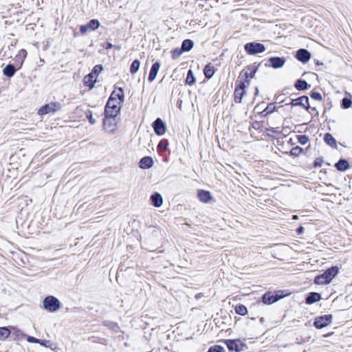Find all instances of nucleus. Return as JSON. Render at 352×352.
<instances>
[{
  "mask_svg": "<svg viewBox=\"0 0 352 352\" xmlns=\"http://www.w3.org/2000/svg\"><path fill=\"white\" fill-rule=\"evenodd\" d=\"M16 69L12 65H7L3 69V74L7 77H12L14 75Z\"/></svg>",
  "mask_w": 352,
  "mask_h": 352,
  "instance_id": "nucleus-24",
  "label": "nucleus"
},
{
  "mask_svg": "<svg viewBox=\"0 0 352 352\" xmlns=\"http://www.w3.org/2000/svg\"><path fill=\"white\" fill-rule=\"evenodd\" d=\"M226 344L230 351L239 352L241 350V345L239 341L230 340L226 342Z\"/></svg>",
  "mask_w": 352,
  "mask_h": 352,
  "instance_id": "nucleus-19",
  "label": "nucleus"
},
{
  "mask_svg": "<svg viewBox=\"0 0 352 352\" xmlns=\"http://www.w3.org/2000/svg\"><path fill=\"white\" fill-rule=\"evenodd\" d=\"M27 341L30 343H41L40 340H38L36 338H34L32 336H28Z\"/></svg>",
  "mask_w": 352,
  "mask_h": 352,
  "instance_id": "nucleus-44",
  "label": "nucleus"
},
{
  "mask_svg": "<svg viewBox=\"0 0 352 352\" xmlns=\"http://www.w3.org/2000/svg\"><path fill=\"white\" fill-rule=\"evenodd\" d=\"M43 307L50 312H56L60 309V302L57 298L53 296H48L43 300Z\"/></svg>",
  "mask_w": 352,
  "mask_h": 352,
  "instance_id": "nucleus-3",
  "label": "nucleus"
},
{
  "mask_svg": "<svg viewBox=\"0 0 352 352\" xmlns=\"http://www.w3.org/2000/svg\"><path fill=\"white\" fill-rule=\"evenodd\" d=\"M26 54H27V52L24 50H21V52H19V55L22 56L23 58L25 57Z\"/></svg>",
  "mask_w": 352,
  "mask_h": 352,
  "instance_id": "nucleus-47",
  "label": "nucleus"
},
{
  "mask_svg": "<svg viewBox=\"0 0 352 352\" xmlns=\"http://www.w3.org/2000/svg\"><path fill=\"white\" fill-rule=\"evenodd\" d=\"M109 98H113L114 100H118V101L123 102L124 100L123 89L122 88H119L117 91H113Z\"/></svg>",
  "mask_w": 352,
  "mask_h": 352,
  "instance_id": "nucleus-23",
  "label": "nucleus"
},
{
  "mask_svg": "<svg viewBox=\"0 0 352 352\" xmlns=\"http://www.w3.org/2000/svg\"><path fill=\"white\" fill-rule=\"evenodd\" d=\"M324 140L328 145L331 146L336 145V141L335 138L330 133H326L324 135Z\"/></svg>",
  "mask_w": 352,
  "mask_h": 352,
  "instance_id": "nucleus-28",
  "label": "nucleus"
},
{
  "mask_svg": "<svg viewBox=\"0 0 352 352\" xmlns=\"http://www.w3.org/2000/svg\"><path fill=\"white\" fill-rule=\"evenodd\" d=\"M151 200L153 205L157 208L160 207L163 204V198L162 195L158 192H155L152 195L151 197Z\"/></svg>",
  "mask_w": 352,
  "mask_h": 352,
  "instance_id": "nucleus-18",
  "label": "nucleus"
},
{
  "mask_svg": "<svg viewBox=\"0 0 352 352\" xmlns=\"http://www.w3.org/2000/svg\"><path fill=\"white\" fill-rule=\"evenodd\" d=\"M244 48L245 51L250 55H255L265 51V47L264 45L254 42L246 43L244 46Z\"/></svg>",
  "mask_w": 352,
  "mask_h": 352,
  "instance_id": "nucleus-4",
  "label": "nucleus"
},
{
  "mask_svg": "<svg viewBox=\"0 0 352 352\" xmlns=\"http://www.w3.org/2000/svg\"><path fill=\"white\" fill-rule=\"evenodd\" d=\"M140 62L138 60H133V63H131V67H130L131 73V74L136 73L140 68Z\"/></svg>",
  "mask_w": 352,
  "mask_h": 352,
  "instance_id": "nucleus-32",
  "label": "nucleus"
},
{
  "mask_svg": "<svg viewBox=\"0 0 352 352\" xmlns=\"http://www.w3.org/2000/svg\"><path fill=\"white\" fill-rule=\"evenodd\" d=\"M310 96L311 98H313L316 100L321 101L322 99L321 94L318 92H312Z\"/></svg>",
  "mask_w": 352,
  "mask_h": 352,
  "instance_id": "nucleus-42",
  "label": "nucleus"
},
{
  "mask_svg": "<svg viewBox=\"0 0 352 352\" xmlns=\"http://www.w3.org/2000/svg\"><path fill=\"white\" fill-rule=\"evenodd\" d=\"M270 66L273 68L278 69L282 67L285 63V59L282 57H271L269 59Z\"/></svg>",
  "mask_w": 352,
  "mask_h": 352,
  "instance_id": "nucleus-13",
  "label": "nucleus"
},
{
  "mask_svg": "<svg viewBox=\"0 0 352 352\" xmlns=\"http://www.w3.org/2000/svg\"><path fill=\"white\" fill-rule=\"evenodd\" d=\"M275 108L276 107L274 103H270L263 111V113H265V114L272 113L274 111Z\"/></svg>",
  "mask_w": 352,
  "mask_h": 352,
  "instance_id": "nucleus-37",
  "label": "nucleus"
},
{
  "mask_svg": "<svg viewBox=\"0 0 352 352\" xmlns=\"http://www.w3.org/2000/svg\"><path fill=\"white\" fill-rule=\"evenodd\" d=\"M160 67V64L159 62H155L154 64H153L148 78L149 82H152L155 79Z\"/></svg>",
  "mask_w": 352,
  "mask_h": 352,
  "instance_id": "nucleus-15",
  "label": "nucleus"
},
{
  "mask_svg": "<svg viewBox=\"0 0 352 352\" xmlns=\"http://www.w3.org/2000/svg\"><path fill=\"white\" fill-rule=\"evenodd\" d=\"M304 231V228L302 226H300L299 227L297 230H296V232L298 233V234H301Z\"/></svg>",
  "mask_w": 352,
  "mask_h": 352,
  "instance_id": "nucleus-46",
  "label": "nucleus"
},
{
  "mask_svg": "<svg viewBox=\"0 0 352 352\" xmlns=\"http://www.w3.org/2000/svg\"><path fill=\"white\" fill-rule=\"evenodd\" d=\"M208 352H225L224 349L220 346L211 347Z\"/></svg>",
  "mask_w": 352,
  "mask_h": 352,
  "instance_id": "nucleus-41",
  "label": "nucleus"
},
{
  "mask_svg": "<svg viewBox=\"0 0 352 352\" xmlns=\"http://www.w3.org/2000/svg\"><path fill=\"white\" fill-rule=\"evenodd\" d=\"M10 333V331L8 327H0V340H4Z\"/></svg>",
  "mask_w": 352,
  "mask_h": 352,
  "instance_id": "nucleus-30",
  "label": "nucleus"
},
{
  "mask_svg": "<svg viewBox=\"0 0 352 352\" xmlns=\"http://www.w3.org/2000/svg\"><path fill=\"white\" fill-rule=\"evenodd\" d=\"M278 300V298L270 293L265 294L263 296V302L265 304L271 305Z\"/></svg>",
  "mask_w": 352,
  "mask_h": 352,
  "instance_id": "nucleus-25",
  "label": "nucleus"
},
{
  "mask_svg": "<svg viewBox=\"0 0 352 352\" xmlns=\"http://www.w3.org/2000/svg\"><path fill=\"white\" fill-rule=\"evenodd\" d=\"M96 82V77L92 75L91 73L85 76L84 78V84L89 86L90 89L94 87V84Z\"/></svg>",
  "mask_w": 352,
  "mask_h": 352,
  "instance_id": "nucleus-22",
  "label": "nucleus"
},
{
  "mask_svg": "<svg viewBox=\"0 0 352 352\" xmlns=\"http://www.w3.org/2000/svg\"><path fill=\"white\" fill-rule=\"evenodd\" d=\"M103 70V67L101 65H97L94 67L91 74L94 75L95 77L99 75L102 71Z\"/></svg>",
  "mask_w": 352,
  "mask_h": 352,
  "instance_id": "nucleus-34",
  "label": "nucleus"
},
{
  "mask_svg": "<svg viewBox=\"0 0 352 352\" xmlns=\"http://www.w3.org/2000/svg\"><path fill=\"white\" fill-rule=\"evenodd\" d=\"M87 118H88L91 124H94L96 123V120L93 118V116L90 111L87 113Z\"/></svg>",
  "mask_w": 352,
  "mask_h": 352,
  "instance_id": "nucleus-43",
  "label": "nucleus"
},
{
  "mask_svg": "<svg viewBox=\"0 0 352 352\" xmlns=\"http://www.w3.org/2000/svg\"><path fill=\"white\" fill-rule=\"evenodd\" d=\"M116 117H105L103 121L104 129L110 133H114L116 130Z\"/></svg>",
  "mask_w": 352,
  "mask_h": 352,
  "instance_id": "nucleus-8",
  "label": "nucleus"
},
{
  "mask_svg": "<svg viewBox=\"0 0 352 352\" xmlns=\"http://www.w3.org/2000/svg\"><path fill=\"white\" fill-rule=\"evenodd\" d=\"M336 168L339 171H345L349 168V164L347 160L341 159L336 164Z\"/></svg>",
  "mask_w": 352,
  "mask_h": 352,
  "instance_id": "nucleus-21",
  "label": "nucleus"
},
{
  "mask_svg": "<svg viewBox=\"0 0 352 352\" xmlns=\"http://www.w3.org/2000/svg\"><path fill=\"white\" fill-rule=\"evenodd\" d=\"M61 109V104L58 102H51L41 107L38 111L39 115H44L49 113H55Z\"/></svg>",
  "mask_w": 352,
  "mask_h": 352,
  "instance_id": "nucleus-5",
  "label": "nucleus"
},
{
  "mask_svg": "<svg viewBox=\"0 0 352 352\" xmlns=\"http://www.w3.org/2000/svg\"><path fill=\"white\" fill-rule=\"evenodd\" d=\"M323 164V160L322 158H317L314 161V166L315 167H321Z\"/></svg>",
  "mask_w": 352,
  "mask_h": 352,
  "instance_id": "nucleus-45",
  "label": "nucleus"
},
{
  "mask_svg": "<svg viewBox=\"0 0 352 352\" xmlns=\"http://www.w3.org/2000/svg\"><path fill=\"white\" fill-rule=\"evenodd\" d=\"M206 78H210L214 74V69L210 65H207L204 69Z\"/></svg>",
  "mask_w": 352,
  "mask_h": 352,
  "instance_id": "nucleus-29",
  "label": "nucleus"
},
{
  "mask_svg": "<svg viewBox=\"0 0 352 352\" xmlns=\"http://www.w3.org/2000/svg\"><path fill=\"white\" fill-rule=\"evenodd\" d=\"M290 104L292 106H301L308 109L309 108V98L307 96H301L296 99H292Z\"/></svg>",
  "mask_w": 352,
  "mask_h": 352,
  "instance_id": "nucleus-11",
  "label": "nucleus"
},
{
  "mask_svg": "<svg viewBox=\"0 0 352 352\" xmlns=\"http://www.w3.org/2000/svg\"><path fill=\"white\" fill-rule=\"evenodd\" d=\"M308 84L304 80H298L295 83V87L296 89L302 91L307 89Z\"/></svg>",
  "mask_w": 352,
  "mask_h": 352,
  "instance_id": "nucleus-27",
  "label": "nucleus"
},
{
  "mask_svg": "<svg viewBox=\"0 0 352 352\" xmlns=\"http://www.w3.org/2000/svg\"><path fill=\"white\" fill-rule=\"evenodd\" d=\"M155 133L157 135H163L166 131V124L161 118H157L152 124Z\"/></svg>",
  "mask_w": 352,
  "mask_h": 352,
  "instance_id": "nucleus-6",
  "label": "nucleus"
},
{
  "mask_svg": "<svg viewBox=\"0 0 352 352\" xmlns=\"http://www.w3.org/2000/svg\"><path fill=\"white\" fill-rule=\"evenodd\" d=\"M197 195L200 201L204 203H208L212 199V196L209 191L200 190L198 191Z\"/></svg>",
  "mask_w": 352,
  "mask_h": 352,
  "instance_id": "nucleus-16",
  "label": "nucleus"
},
{
  "mask_svg": "<svg viewBox=\"0 0 352 352\" xmlns=\"http://www.w3.org/2000/svg\"><path fill=\"white\" fill-rule=\"evenodd\" d=\"M257 67L256 66H250L247 67L245 70H243V72H244V76H245V79L247 82H249L248 78H253L254 77V75L257 71Z\"/></svg>",
  "mask_w": 352,
  "mask_h": 352,
  "instance_id": "nucleus-17",
  "label": "nucleus"
},
{
  "mask_svg": "<svg viewBox=\"0 0 352 352\" xmlns=\"http://www.w3.org/2000/svg\"><path fill=\"white\" fill-rule=\"evenodd\" d=\"M195 79L193 76V73H192V70L190 69L188 72L186 79V84H188L189 85H192L195 82Z\"/></svg>",
  "mask_w": 352,
  "mask_h": 352,
  "instance_id": "nucleus-33",
  "label": "nucleus"
},
{
  "mask_svg": "<svg viewBox=\"0 0 352 352\" xmlns=\"http://www.w3.org/2000/svg\"><path fill=\"white\" fill-rule=\"evenodd\" d=\"M351 104H352V101L349 98L345 97L342 100V107L344 109L349 108L351 107Z\"/></svg>",
  "mask_w": 352,
  "mask_h": 352,
  "instance_id": "nucleus-35",
  "label": "nucleus"
},
{
  "mask_svg": "<svg viewBox=\"0 0 352 352\" xmlns=\"http://www.w3.org/2000/svg\"><path fill=\"white\" fill-rule=\"evenodd\" d=\"M168 145V141L166 140H162L158 144V149L161 151H165L167 148Z\"/></svg>",
  "mask_w": 352,
  "mask_h": 352,
  "instance_id": "nucleus-36",
  "label": "nucleus"
},
{
  "mask_svg": "<svg viewBox=\"0 0 352 352\" xmlns=\"http://www.w3.org/2000/svg\"><path fill=\"white\" fill-rule=\"evenodd\" d=\"M302 151V148L299 146H296L291 150L290 153L292 155L298 156Z\"/></svg>",
  "mask_w": 352,
  "mask_h": 352,
  "instance_id": "nucleus-40",
  "label": "nucleus"
},
{
  "mask_svg": "<svg viewBox=\"0 0 352 352\" xmlns=\"http://www.w3.org/2000/svg\"><path fill=\"white\" fill-rule=\"evenodd\" d=\"M153 165V160L151 157H142L140 162L139 166L142 169H146L152 167Z\"/></svg>",
  "mask_w": 352,
  "mask_h": 352,
  "instance_id": "nucleus-14",
  "label": "nucleus"
},
{
  "mask_svg": "<svg viewBox=\"0 0 352 352\" xmlns=\"http://www.w3.org/2000/svg\"><path fill=\"white\" fill-rule=\"evenodd\" d=\"M339 269L336 266L327 269L322 274L317 276L314 283L318 285H325L329 283L338 273Z\"/></svg>",
  "mask_w": 352,
  "mask_h": 352,
  "instance_id": "nucleus-1",
  "label": "nucleus"
},
{
  "mask_svg": "<svg viewBox=\"0 0 352 352\" xmlns=\"http://www.w3.org/2000/svg\"><path fill=\"white\" fill-rule=\"evenodd\" d=\"M113 47V45L111 43H107L106 49H111Z\"/></svg>",
  "mask_w": 352,
  "mask_h": 352,
  "instance_id": "nucleus-48",
  "label": "nucleus"
},
{
  "mask_svg": "<svg viewBox=\"0 0 352 352\" xmlns=\"http://www.w3.org/2000/svg\"><path fill=\"white\" fill-rule=\"evenodd\" d=\"M296 58L302 63H307L311 58V54L308 50L305 49H300L296 52Z\"/></svg>",
  "mask_w": 352,
  "mask_h": 352,
  "instance_id": "nucleus-12",
  "label": "nucleus"
},
{
  "mask_svg": "<svg viewBox=\"0 0 352 352\" xmlns=\"http://www.w3.org/2000/svg\"><path fill=\"white\" fill-rule=\"evenodd\" d=\"M183 52H184V50L182 48H180V49H179V48L175 49L173 51V52H172L173 58L174 59L177 58L178 57H179L182 55Z\"/></svg>",
  "mask_w": 352,
  "mask_h": 352,
  "instance_id": "nucleus-39",
  "label": "nucleus"
},
{
  "mask_svg": "<svg viewBox=\"0 0 352 352\" xmlns=\"http://www.w3.org/2000/svg\"><path fill=\"white\" fill-rule=\"evenodd\" d=\"M256 94H257L258 91V89H256Z\"/></svg>",
  "mask_w": 352,
  "mask_h": 352,
  "instance_id": "nucleus-49",
  "label": "nucleus"
},
{
  "mask_svg": "<svg viewBox=\"0 0 352 352\" xmlns=\"http://www.w3.org/2000/svg\"><path fill=\"white\" fill-rule=\"evenodd\" d=\"M193 45L194 43L192 40L186 39L182 42L181 48L184 52H188L193 47Z\"/></svg>",
  "mask_w": 352,
  "mask_h": 352,
  "instance_id": "nucleus-26",
  "label": "nucleus"
},
{
  "mask_svg": "<svg viewBox=\"0 0 352 352\" xmlns=\"http://www.w3.org/2000/svg\"><path fill=\"white\" fill-rule=\"evenodd\" d=\"M331 315H324L316 318L314 324L318 329H322L327 326L332 320Z\"/></svg>",
  "mask_w": 352,
  "mask_h": 352,
  "instance_id": "nucleus-7",
  "label": "nucleus"
},
{
  "mask_svg": "<svg viewBox=\"0 0 352 352\" xmlns=\"http://www.w3.org/2000/svg\"><path fill=\"white\" fill-rule=\"evenodd\" d=\"M100 26V22L97 19H91L87 24L80 25V30L85 34L88 30H96Z\"/></svg>",
  "mask_w": 352,
  "mask_h": 352,
  "instance_id": "nucleus-10",
  "label": "nucleus"
},
{
  "mask_svg": "<svg viewBox=\"0 0 352 352\" xmlns=\"http://www.w3.org/2000/svg\"><path fill=\"white\" fill-rule=\"evenodd\" d=\"M236 87H235L234 93V101L236 103H240L245 92L244 89L245 85V83L242 81L239 82V80L236 81Z\"/></svg>",
  "mask_w": 352,
  "mask_h": 352,
  "instance_id": "nucleus-9",
  "label": "nucleus"
},
{
  "mask_svg": "<svg viewBox=\"0 0 352 352\" xmlns=\"http://www.w3.org/2000/svg\"><path fill=\"white\" fill-rule=\"evenodd\" d=\"M321 299L320 294L316 292H311L306 298V303L311 305L318 302Z\"/></svg>",
  "mask_w": 352,
  "mask_h": 352,
  "instance_id": "nucleus-20",
  "label": "nucleus"
},
{
  "mask_svg": "<svg viewBox=\"0 0 352 352\" xmlns=\"http://www.w3.org/2000/svg\"><path fill=\"white\" fill-rule=\"evenodd\" d=\"M120 101L114 100L113 98H109L105 107V115L107 117H116L120 113L121 109Z\"/></svg>",
  "mask_w": 352,
  "mask_h": 352,
  "instance_id": "nucleus-2",
  "label": "nucleus"
},
{
  "mask_svg": "<svg viewBox=\"0 0 352 352\" xmlns=\"http://www.w3.org/2000/svg\"><path fill=\"white\" fill-rule=\"evenodd\" d=\"M235 311L237 314L245 316L248 313V309L245 306L240 305L236 306Z\"/></svg>",
  "mask_w": 352,
  "mask_h": 352,
  "instance_id": "nucleus-31",
  "label": "nucleus"
},
{
  "mask_svg": "<svg viewBox=\"0 0 352 352\" xmlns=\"http://www.w3.org/2000/svg\"><path fill=\"white\" fill-rule=\"evenodd\" d=\"M298 142L302 145L307 144L309 141V138L305 135H300L298 136Z\"/></svg>",
  "mask_w": 352,
  "mask_h": 352,
  "instance_id": "nucleus-38",
  "label": "nucleus"
}]
</instances>
